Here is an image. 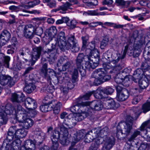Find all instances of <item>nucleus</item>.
I'll use <instances>...</instances> for the list:
<instances>
[{
	"instance_id": "obj_1",
	"label": "nucleus",
	"mask_w": 150,
	"mask_h": 150,
	"mask_svg": "<svg viewBox=\"0 0 150 150\" xmlns=\"http://www.w3.org/2000/svg\"><path fill=\"white\" fill-rule=\"evenodd\" d=\"M15 126L11 127L1 148V150H18L22 141L15 135Z\"/></svg>"
},
{
	"instance_id": "obj_2",
	"label": "nucleus",
	"mask_w": 150,
	"mask_h": 150,
	"mask_svg": "<svg viewBox=\"0 0 150 150\" xmlns=\"http://www.w3.org/2000/svg\"><path fill=\"white\" fill-rule=\"evenodd\" d=\"M126 53L124 52L122 54H120V53H113L111 55L106 53L103 54V59H106L109 63L107 65H110L112 67L111 69L112 68V71H110V73H118L122 69L123 66L120 60L121 59H123Z\"/></svg>"
},
{
	"instance_id": "obj_3",
	"label": "nucleus",
	"mask_w": 150,
	"mask_h": 150,
	"mask_svg": "<svg viewBox=\"0 0 150 150\" xmlns=\"http://www.w3.org/2000/svg\"><path fill=\"white\" fill-rule=\"evenodd\" d=\"M85 62V67L90 70L91 68L95 69L98 65V62H93V59L88 55H85L83 53H79L76 59V64L77 69H79V72L82 76L86 75V71L83 68V62Z\"/></svg>"
},
{
	"instance_id": "obj_4",
	"label": "nucleus",
	"mask_w": 150,
	"mask_h": 150,
	"mask_svg": "<svg viewBox=\"0 0 150 150\" xmlns=\"http://www.w3.org/2000/svg\"><path fill=\"white\" fill-rule=\"evenodd\" d=\"M51 48L49 50L48 53L52 57H54L59 52V49L62 51H64L65 45L67 43V39L64 32H60L58 34L57 38H54L52 39Z\"/></svg>"
},
{
	"instance_id": "obj_5",
	"label": "nucleus",
	"mask_w": 150,
	"mask_h": 150,
	"mask_svg": "<svg viewBox=\"0 0 150 150\" xmlns=\"http://www.w3.org/2000/svg\"><path fill=\"white\" fill-rule=\"evenodd\" d=\"M10 103L6 105H0V126L6 124L8 120V115L16 116V112Z\"/></svg>"
},
{
	"instance_id": "obj_6",
	"label": "nucleus",
	"mask_w": 150,
	"mask_h": 150,
	"mask_svg": "<svg viewBox=\"0 0 150 150\" xmlns=\"http://www.w3.org/2000/svg\"><path fill=\"white\" fill-rule=\"evenodd\" d=\"M47 68V64H44L42 68L40 69V74L47 81L49 85L45 88V90L47 92L51 93L52 92L53 88L51 86V77L52 76H55L56 74L54 71L52 69Z\"/></svg>"
},
{
	"instance_id": "obj_7",
	"label": "nucleus",
	"mask_w": 150,
	"mask_h": 150,
	"mask_svg": "<svg viewBox=\"0 0 150 150\" xmlns=\"http://www.w3.org/2000/svg\"><path fill=\"white\" fill-rule=\"evenodd\" d=\"M29 51L28 47H23L21 49L19 52L18 55L16 58L17 62L16 65L13 67V69L16 71L20 70L21 68L22 64H25L27 62H30V59L27 57L26 53Z\"/></svg>"
},
{
	"instance_id": "obj_8",
	"label": "nucleus",
	"mask_w": 150,
	"mask_h": 150,
	"mask_svg": "<svg viewBox=\"0 0 150 150\" xmlns=\"http://www.w3.org/2000/svg\"><path fill=\"white\" fill-rule=\"evenodd\" d=\"M109 129L108 127H105L101 130H100V137L103 138L105 142L102 150H109L114 145L115 139L112 137L108 136Z\"/></svg>"
},
{
	"instance_id": "obj_9",
	"label": "nucleus",
	"mask_w": 150,
	"mask_h": 150,
	"mask_svg": "<svg viewBox=\"0 0 150 150\" xmlns=\"http://www.w3.org/2000/svg\"><path fill=\"white\" fill-rule=\"evenodd\" d=\"M132 120L131 119L128 121L127 119L126 122H120L117 127V129L120 130L121 134L129 135L132 128Z\"/></svg>"
},
{
	"instance_id": "obj_10",
	"label": "nucleus",
	"mask_w": 150,
	"mask_h": 150,
	"mask_svg": "<svg viewBox=\"0 0 150 150\" xmlns=\"http://www.w3.org/2000/svg\"><path fill=\"white\" fill-rule=\"evenodd\" d=\"M65 47L64 50L71 49L74 52H78L80 50V47L78 44L77 41L74 35L70 36L68 38L67 42Z\"/></svg>"
},
{
	"instance_id": "obj_11",
	"label": "nucleus",
	"mask_w": 150,
	"mask_h": 150,
	"mask_svg": "<svg viewBox=\"0 0 150 150\" xmlns=\"http://www.w3.org/2000/svg\"><path fill=\"white\" fill-rule=\"evenodd\" d=\"M111 67L110 65H105L104 67L95 70L94 72V74L96 76H100L101 77L103 82L107 81L111 79V76L106 74L108 72V70L111 69Z\"/></svg>"
},
{
	"instance_id": "obj_12",
	"label": "nucleus",
	"mask_w": 150,
	"mask_h": 150,
	"mask_svg": "<svg viewBox=\"0 0 150 150\" xmlns=\"http://www.w3.org/2000/svg\"><path fill=\"white\" fill-rule=\"evenodd\" d=\"M116 90L117 92L116 98L117 100L120 101H124L129 97V92L126 88L118 86L116 87Z\"/></svg>"
},
{
	"instance_id": "obj_13",
	"label": "nucleus",
	"mask_w": 150,
	"mask_h": 150,
	"mask_svg": "<svg viewBox=\"0 0 150 150\" xmlns=\"http://www.w3.org/2000/svg\"><path fill=\"white\" fill-rule=\"evenodd\" d=\"M17 117V121L20 123H23L25 128L28 129L32 127L34 124L33 120L28 118L26 114H23Z\"/></svg>"
},
{
	"instance_id": "obj_14",
	"label": "nucleus",
	"mask_w": 150,
	"mask_h": 150,
	"mask_svg": "<svg viewBox=\"0 0 150 150\" xmlns=\"http://www.w3.org/2000/svg\"><path fill=\"white\" fill-rule=\"evenodd\" d=\"M43 50V48L41 46L35 47L33 49L31 58L30 59L31 65H33L40 58L41 52Z\"/></svg>"
},
{
	"instance_id": "obj_15",
	"label": "nucleus",
	"mask_w": 150,
	"mask_h": 150,
	"mask_svg": "<svg viewBox=\"0 0 150 150\" xmlns=\"http://www.w3.org/2000/svg\"><path fill=\"white\" fill-rule=\"evenodd\" d=\"M29 79H26L25 80V86L24 88L25 91L28 93H31L36 88L34 84L35 81L33 78L32 75H29Z\"/></svg>"
},
{
	"instance_id": "obj_16",
	"label": "nucleus",
	"mask_w": 150,
	"mask_h": 150,
	"mask_svg": "<svg viewBox=\"0 0 150 150\" xmlns=\"http://www.w3.org/2000/svg\"><path fill=\"white\" fill-rule=\"evenodd\" d=\"M15 82L13 78L11 76L3 75L0 76V84L3 86L7 85L9 88L13 87L15 84Z\"/></svg>"
},
{
	"instance_id": "obj_17",
	"label": "nucleus",
	"mask_w": 150,
	"mask_h": 150,
	"mask_svg": "<svg viewBox=\"0 0 150 150\" xmlns=\"http://www.w3.org/2000/svg\"><path fill=\"white\" fill-rule=\"evenodd\" d=\"M90 105L88 101H82L80 99H77L75 103L70 108L71 111L74 113L80 112L79 108L87 107Z\"/></svg>"
},
{
	"instance_id": "obj_18",
	"label": "nucleus",
	"mask_w": 150,
	"mask_h": 150,
	"mask_svg": "<svg viewBox=\"0 0 150 150\" xmlns=\"http://www.w3.org/2000/svg\"><path fill=\"white\" fill-rule=\"evenodd\" d=\"M59 137V129H56L51 137L52 144L50 147V150H57L59 147L58 141Z\"/></svg>"
},
{
	"instance_id": "obj_19",
	"label": "nucleus",
	"mask_w": 150,
	"mask_h": 150,
	"mask_svg": "<svg viewBox=\"0 0 150 150\" xmlns=\"http://www.w3.org/2000/svg\"><path fill=\"white\" fill-rule=\"evenodd\" d=\"M35 26L32 24L25 25L23 30L24 36L27 38L31 39L34 35Z\"/></svg>"
},
{
	"instance_id": "obj_20",
	"label": "nucleus",
	"mask_w": 150,
	"mask_h": 150,
	"mask_svg": "<svg viewBox=\"0 0 150 150\" xmlns=\"http://www.w3.org/2000/svg\"><path fill=\"white\" fill-rule=\"evenodd\" d=\"M72 119L64 120L62 125L60 127V131L61 132L68 131V129L74 127L75 125Z\"/></svg>"
},
{
	"instance_id": "obj_21",
	"label": "nucleus",
	"mask_w": 150,
	"mask_h": 150,
	"mask_svg": "<svg viewBox=\"0 0 150 150\" xmlns=\"http://www.w3.org/2000/svg\"><path fill=\"white\" fill-rule=\"evenodd\" d=\"M59 133L60 142L62 145H67L69 143V141L68 140V136L69 132L68 131L61 132L59 131Z\"/></svg>"
},
{
	"instance_id": "obj_22",
	"label": "nucleus",
	"mask_w": 150,
	"mask_h": 150,
	"mask_svg": "<svg viewBox=\"0 0 150 150\" xmlns=\"http://www.w3.org/2000/svg\"><path fill=\"white\" fill-rule=\"evenodd\" d=\"M25 99V96L22 93L20 94L14 93L12 94L11 98V100L12 102L18 103L23 102Z\"/></svg>"
},
{
	"instance_id": "obj_23",
	"label": "nucleus",
	"mask_w": 150,
	"mask_h": 150,
	"mask_svg": "<svg viewBox=\"0 0 150 150\" xmlns=\"http://www.w3.org/2000/svg\"><path fill=\"white\" fill-rule=\"evenodd\" d=\"M52 110L53 109L54 113L55 114H57L59 112L60 108H62V104L59 102H58L55 100H52L51 102Z\"/></svg>"
},
{
	"instance_id": "obj_24",
	"label": "nucleus",
	"mask_w": 150,
	"mask_h": 150,
	"mask_svg": "<svg viewBox=\"0 0 150 150\" xmlns=\"http://www.w3.org/2000/svg\"><path fill=\"white\" fill-rule=\"evenodd\" d=\"M92 92H93V94L95 97L97 99H102L106 97L103 89L98 88L96 91H93Z\"/></svg>"
},
{
	"instance_id": "obj_25",
	"label": "nucleus",
	"mask_w": 150,
	"mask_h": 150,
	"mask_svg": "<svg viewBox=\"0 0 150 150\" xmlns=\"http://www.w3.org/2000/svg\"><path fill=\"white\" fill-rule=\"evenodd\" d=\"M12 107L13 108V110L16 112V116L14 115H12V117L13 119L16 120H17V117L19 116H20L23 114H26L25 112L26 111L20 105H18L17 106L16 109L15 110L14 109V107L11 105Z\"/></svg>"
},
{
	"instance_id": "obj_26",
	"label": "nucleus",
	"mask_w": 150,
	"mask_h": 150,
	"mask_svg": "<svg viewBox=\"0 0 150 150\" xmlns=\"http://www.w3.org/2000/svg\"><path fill=\"white\" fill-rule=\"evenodd\" d=\"M144 71L141 68L137 69L134 72L133 77V81L135 83L138 82L139 79L142 76Z\"/></svg>"
},
{
	"instance_id": "obj_27",
	"label": "nucleus",
	"mask_w": 150,
	"mask_h": 150,
	"mask_svg": "<svg viewBox=\"0 0 150 150\" xmlns=\"http://www.w3.org/2000/svg\"><path fill=\"white\" fill-rule=\"evenodd\" d=\"M24 102V105L26 108L28 109L30 108V107L33 105L34 108H35L37 107V103L35 100L30 97H28L26 99H25Z\"/></svg>"
},
{
	"instance_id": "obj_28",
	"label": "nucleus",
	"mask_w": 150,
	"mask_h": 150,
	"mask_svg": "<svg viewBox=\"0 0 150 150\" xmlns=\"http://www.w3.org/2000/svg\"><path fill=\"white\" fill-rule=\"evenodd\" d=\"M86 134V131L83 129L80 130L74 134L73 140L76 142L79 141L83 139Z\"/></svg>"
},
{
	"instance_id": "obj_29",
	"label": "nucleus",
	"mask_w": 150,
	"mask_h": 150,
	"mask_svg": "<svg viewBox=\"0 0 150 150\" xmlns=\"http://www.w3.org/2000/svg\"><path fill=\"white\" fill-rule=\"evenodd\" d=\"M88 106L90 105L91 108L96 110L99 111L102 110L103 107L100 100H94Z\"/></svg>"
},
{
	"instance_id": "obj_30",
	"label": "nucleus",
	"mask_w": 150,
	"mask_h": 150,
	"mask_svg": "<svg viewBox=\"0 0 150 150\" xmlns=\"http://www.w3.org/2000/svg\"><path fill=\"white\" fill-rule=\"evenodd\" d=\"M105 108L106 109H116L118 106V104H116L115 101L113 99H110L108 100L105 103Z\"/></svg>"
},
{
	"instance_id": "obj_31",
	"label": "nucleus",
	"mask_w": 150,
	"mask_h": 150,
	"mask_svg": "<svg viewBox=\"0 0 150 150\" xmlns=\"http://www.w3.org/2000/svg\"><path fill=\"white\" fill-rule=\"evenodd\" d=\"M96 49L95 41H92L89 43L86 46L85 50V53L86 54L92 55V51Z\"/></svg>"
},
{
	"instance_id": "obj_32",
	"label": "nucleus",
	"mask_w": 150,
	"mask_h": 150,
	"mask_svg": "<svg viewBox=\"0 0 150 150\" xmlns=\"http://www.w3.org/2000/svg\"><path fill=\"white\" fill-rule=\"evenodd\" d=\"M24 147L26 150H35V143L32 140H28L25 142Z\"/></svg>"
},
{
	"instance_id": "obj_33",
	"label": "nucleus",
	"mask_w": 150,
	"mask_h": 150,
	"mask_svg": "<svg viewBox=\"0 0 150 150\" xmlns=\"http://www.w3.org/2000/svg\"><path fill=\"white\" fill-rule=\"evenodd\" d=\"M27 131L24 128L18 129L15 130V135L17 136V138H23L25 137L27 135Z\"/></svg>"
},
{
	"instance_id": "obj_34",
	"label": "nucleus",
	"mask_w": 150,
	"mask_h": 150,
	"mask_svg": "<svg viewBox=\"0 0 150 150\" xmlns=\"http://www.w3.org/2000/svg\"><path fill=\"white\" fill-rule=\"evenodd\" d=\"M11 37V34L7 30L3 31L0 35V39L5 41L4 44L9 40Z\"/></svg>"
},
{
	"instance_id": "obj_35",
	"label": "nucleus",
	"mask_w": 150,
	"mask_h": 150,
	"mask_svg": "<svg viewBox=\"0 0 150 150\" xmlns=\"http://www.w3.org/2000/svg\"><path fill=\"white\" fill-rule=\"evenodd\" d=\"M87 116L84 113H78L75 115L72 118L73 121L74 122L75 125H76L77 122L83 120L84 118L87 117Z\"/></svg>"
},
{
	"instance_id": "obj_36",
	"label": "nucleus",
	"mask_w": 150,
	"mask_h": 150,
	"mask_svg": "<svg viewBox=\"0 0 150 150\" xmlns=\"http://www.w3.org/2000/svg\"><path fill=\"white\" fill-rule=\"evenodd\" d=\"M138 82L140 87L142 89L145 88L149 85V81L146 78L140 79Z\"/></svg>"
},
{
	"instance_id": "obj_37",
	"label": "nucleus",
	"mask_w": 150,
	"mask_h": 150,
	"mask_svg": "<svg viewBox=\"0 0 150 150\" xmlns=\"http://www.w3.org/2000/svg\"><path fill=\"white\" fill-rule=\"evenodd\" d=\"M64 80H67V88L69 89H71L73 88L75 86V84L76 82L77 81H74V79H71L68 77H65L64 79Z\"/></svg>"
},
{
	"instance_id": "obj_38",
	"label": "nucleus",
	"mask_w": 150,
	"mask_h": 150,
	"mask_svg": "<svg viewBox=\"0 0 150 150\" xmlns=\"http://www.w3.org/2000/svg\"><path fill=\"white\" fill-rule=\"evenodd\" d=\"M141 132L138 130H135L132 133L131 136L128 138V140L129 142H134L135 138L140 134Z\"/></svg>"
},
{
	"instance_id": "obj_39",
	"label": "nucleus",
	"mask_w": 150,
	"mask_h": 150,
	"mask_svg": "<svg viewBox=\"0 0 150 150\" xmlns=\"http://www.w3.org/2000/svg\"><path fill=\"white\" fill-rule=\"evenodd\" d=\"M141 66V68L144 71L150 69V60L148 59H145Z\"/></svg>"
},
{
	"instance_id": "obj_40",
	"label": "nucleus",
	"mask_w": 150,
	"mask_h": 150,
	"mask_svg": "<svg viewBox=\"0 0 150 150\" xmlns=\"http://www.w3.org/2000/svg\"><path fill=\"white\" fill-rule=\"evenodd\" d=\"M40 1L39 0H35L32 1L28 2L27 4L28 5H25L24 7L27 9L33 7L34 6L40 4Z\"/></svg>"
},
{
	"instance_id": "obj_41",
	"label": "nucleus",
	"mask_w": 150,
	"mask_h": 150,
	"mask_svg": "<svg viewBox=\"0 0 150 150\" xmlns=\"http://www.w3.org/2000/svg\"><path fill=\"white\" fill-rule=\"evenodd\" d=\"M81 39L82 41V46L81 47V50H84L86 47V46L88 43L89 37L87 35H86L82 37Z\"/></svg>"
},
{
	"instance_id": "obj_42",
	"label": "nucleus",
	"mask_w": 150,
	"mask_h": 150,
	"mask_svg": "<svg viewBox=\"0 0 150 150\" xmlns=\"http://www.w3.org/2000/svg\"><path fill=\"white\" fill-rule=\"evenodd\" d=\"M52 105H49L47 104L44 105H41L39 107L41 111L43 112H46L52 110Z\"/></svg>"
},
{
	"instance_id": "obj_43",
	"label": "nucleus",
	"mask_w": 150,
	"mask_h": 150,
	"mask_svg": "<svg viewBox=\"0 0 150 150\" xmlns=\"http://www.w3.org/2000/svg\"><path fill=\"white\" fill-rule=\"evenodd\" d=\"M100 129L96 128L93 129L90 131V134H92L94 139L100 137Z\"/></svg>"
},
{
	"instance_id": "obj_44",
	"label": "nucleus",
	"mask_w": 150,
	"mask_h": 150,
	"mask_svg": "<svg viewBox=\"0 0 150 150\" xmlns=\"http://www.w3.org/2000/svg\"><path fill=\"white\" fill-rule=\"evenodd\" d=\"M57 30L55 26H52L47 30V32L49 36H54L57 33Z\"/></svg>"
},
{
	"instance_id": "obj_45",
	"label": "nucleus",
	"mask_w": 150,
	"mask_h": 150,
	"mask_svg": "<svg viewBox=\"0 0 150 150\" xmlns=\"http://www.w3.org/2000/svg\"><path fill=\"white\" fill-rule=\"evenodd\" d=\"M85 135V142H86L90 143L94 139L92 134L90 133V131H89L87 133H86Z\"/></svg>"
},
{
	"instance_id": "obj_46",
	"label": "nucleus",
	"mask_w": 150,
	"mask_h": 150,
	"mask_svg": "<svg viewBox=\"0 0 150 150\" xmlns=\"http://www.w3.org/2000/svg\"><path fill=\"white\" fill-rule=\"evenodd\" d=\"M143 44L142 41L140 40L137 41H135L134 44V47L135 50H139L140 49Z\"/></svg>"
},
{
	"instance_id": "obj_47",
	"label": "nucleus",
	"mask_w": 150,
	"mask_h": 150,
	"mask_svg": "<svg viewBox=\"0 0 150 150\" xmlns=\"http://www.w3.org/2000/svg\"><path fill=\"white\" fill-rule=\"evenodd\" d=\"M71 6V4L69 2H66L63 5L60 6L59 8L57 9V11H59L60 9L64 11H65L70 8V7Z\"/></svg>"
},
{
	"instance_id": "obj_48",
	"label": "nucleus",
	"mask_w": 150,
	"mask_h": 150,
	"mask_svg": "<svg viewBox=\"0 0 150 150\" xmlns=\"http://www.w3.org/2000/svg\"><path fill=\"white\" fill-rule=\"evenodd\" d=\"M94 75L96 77V78H94V79L93 80L94 81L93 82V83L94 85L97 86L103 83L100 76H98V75L96 76V74Z\"/></svg>"
},
{
	"instance_id": "obj_49",
	"label": "nucleus",
	"mask_w": 150,
	"mask_h": 150,
	"mask_svg": "<svg viewBox=\"0 0 150 150\" xmlns=\"http://www.w3.org/2000/svg\"><path fill=\"white\" fill-rule=\"evenodd\" d=\"M93 92L92 91L88 92L82 96L80 97L77 99H80L82 101L83 100H88L91 96L93 94Z\"/></svg>"
},
{
	"instance_id": "obj_50",
	"label": "nucleus",
	"mask_w": 150,
	"mask_h": 150,
	"mask_svg": "<svg viewBox=\"0 0 150 150\" xmlns=\"http://www.w3.org/2000/svg\"><path fill=\"white\" fill-rule=\"evenodd\" d=\"M142 110L144 113L149 111L150 110V104L147 102L144 103L142 105Z\"/></svg>"
},
{
	"instance_id": "obj_51",
	"label": "nucleus",
	"mask_w": 150,
	"mask_h": 150,
	"mask_svg": "<svg viewBox=\"0 0 150 150\" xmlns=\"http://www.w3.org/2000/svg\"><path fill=\"white\" fill-rule=\"evenodd\" d=\"M43 33V29L42 27L37 26L35 27L34 34L40 36Z\"/></svg>"
},
{
	"instance_id": "obj_52",
	"label": "nucleus",
	"mask_w": 150,
	"mask_h": 150,
	"mask_svg": "<svg viewBox=\"0 0 150 150\" xmlns=\"http://www.w3.org/2000/svg\"><path fill=\"white\" fill-rule=\"evenodd\" d=\"M92 55H88L87 54V55L89 56V57L91 58V57L93 56L95 58L97 59L98 60H99V53L98 51L96 49L94 50H93L92 51Z\"/></svg>"
},
{
	"instance_id": "obj_53",
	"label": "nucleus",
	"mask_w": 150,
	"mask_h": 150,
	"mask_svg": "<svg viewBox=\"0 0 150 150\" xmlns=\"http://www.w3.org/2000/svg\"><path fill=\"white\" fill-rule=\"evenodd\" d=\"M143 55L145 59H148L150 60V46L148 47L147 50H144Z\"/></svg>"
},
{
	"instance_id": "obj_54",
	"label": "nucleus",
	"mask_w": 150,
	"mask_h": 150,
	"mask_svg": "<svg viewBox=\"0 0 150 150\" xmlns=\"http://www.w3.org/2000/svg\"><path fill=\"white\" fill-rule=\"evenodd\" d=\"M130 84V80L129 76H126L123 77L122 84L125 86L127 87Z\"/></svg>"
},
{
	"instance_id": "obj_55",
	"label": "nucleus",
	"mask_w": 150,
	"mask_h": 150,
	"mask_svg": "<svg viewBox=\"0 0 150 150\" xmlns=\"http://www.w3.org/2000/svg\"><path fill=\"white\" fill-rule=\"evenodd\" d=\"M123 75L122 74H119L115 78V82L117 84H120L122 83L123 81Z\"/></svg>"
},
{
	"instance_id": "obj_56",
	"label": "nucleus",
	"mask_w": 150,
	"mask_h": 150,
	"mask_svg": "<svg viewBox=\"0 0 150 150\" xmlns=\"http://www.w3.org/2000/svg\"><path fill=\"white\" fill-rule=\"evenodd\" d=\"M51 95V94H49L44 98L43 100V102L44 104H47L49 105H52L51 103L52 101V100H51L50 97Z\"/></svg>"
},
{
	"instance_id": "obj_57",
	"label": "nucleus",
	"mask_w": 150,
	"mask_h": 150,
	"mask_svg": "<svg viewBox=\"0 0 150 150\" xmlns=\"http://www.w3.org/2000/svg\"><path fill=\"white\" fill-rule=\"evenodd\" d=\"M149 128L150 127V120L144 122L140 127V130L141 131L144 130L145 127Z\"/></svg>"
},
{
	"instance_id": "obj_58",
	"label": "nucleus",
	"mask_w": 150,
	"mask_h": 150,
	"mask_svg": "<svg viewBox=\"0 0 150 150\" xmlns=\"http://www.w3.org/2000/svg\"><path fill=\"white\" fill-rule=\"evenodd\" d=\"M34 133L35 134L38 135L42 139H45V134L42 132L40 129H36L34 131Z\"/></svg>"
},
{
	"instance_id": "obj_59",
	"label": "nucleus",
	"mask_w": 150,
	"mask_h": 150,
	"mask_svg": "<svg viewBox=\"0 0 150 150\" xmlns=\"http://www.w3.org/2000/svg\"><path fill=\"white\" fill-rule=\"evenodd\" d=\"M34 133L35 134L38 135L42 139H45V134L42 132L40 129H36L34 131Z\"/></svg>"
},
{
	"instance_id": "obj_60",
	"label": "nucleus",
	"mask_w": 150,
	"mask_h": 150,
	"mask_svg": "<svg viewBox=\"0 0 150 150\" xmlns=\"http://www.w3.org/2000/svg\"><path fill=\"white\" fill-rule=\"evenodd\" d=\"M78 70H79L77 68H75L73 71L72 72V78L73 79H74V81H77V79L78 76Z\"/></svg>"
},
{
	"instance_id": "obj_61",
	"label": "nucleus",
	"mask_w": 150,
	"mask_h": 150,
	"mask_svg": "<svg viewBox=\"0 0 150 150\" xmlns=\"http://www.w3.org/2000/svg\"><path fill=\"white\" fill-rule=\"evenodd\" d=\"M103 89L105 95H111L114 91V89L110 87H107Z\"/></svg>"
},
{
	"instance_id": "obj_62",
	"label": "nucleus",
	"mask_w": 150,
	"mask_h": 150,
	"mask_svg": "<svg viewBox=\"0 0 150 150\" xmlns=\"http://www.w3.org/2000/svg\"><path fill=\"white\" fill-rule=\"evenodd\" d=\"M15 44L14 43L13 44L11 45H9L7 47L8 48L7 53L8 54H12L14 52V51L15 50Z\"/></svg>"
},
{
	"instance_id": "obj_63",
	"label": "nucleus",
	"mask_w": 150,
	"mask_h": 150,
	"mask_svg": "<svg viewBox=\"0 0 150 150\" xmlns=\"http://www.w3.org/2000/svg\"><path fill=\"white\" fill-rule=\"evenodd\" d=\"M95 139V141L93 143L96 145H98V147L99 145L102 143L103 141H104L103 138L100 137L96 138Z\"/></svg>"
},
{
	"instance_id": "obj_64",
	"label": "nucleus",
	"mask_w": 150,
	"mask_h": 150,
	"mask_svg": "<svg viewBox=\"0 0 150 150\" xmlns=\"http://www.w3.org/2000/svg\"><path fill=\"white\" fill-rule=\"evenodd\" d=\"M109 40L108 38H105L102 41L100 44V48L101 49H103L105 47L108 45Z\"/></svg>"
}]
</instances>
